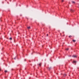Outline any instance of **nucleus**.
Here are the masks:
<instances>
[{"instance_id":"nucleus-7","label":"nucleus","mask_w":79,"mask_h":79,"mask_svg":"<svg viewBox=\"0 0 79 79\" xmlns=\"http://www.w3.org/2000/svg\"><path fill=\"white\" fill-rule=\"evenodd\" d=\"M72 36L71 35H70L69 36V37L71 38Z\"/></svg>"},{"instance_id":"nucleus-5","label":"nucleus","mask_w":79,"mask_h":79,"mask_svg":"<svg viewBox=\"0 0 79 79\" xmlns=\"http://www.w3.org/2000/svg\"><path fill=\"white\" fill-rule=\"evenodd\" d=\"M27 28L28 29H30L31 27H27Z\"/></svg>"},{"instance_id":"nucleus-13","label":"nucleus","mask_w":79,"mask_h":79,"mask_svg":"<svg viewBox=\"0 0 79 79\" xmlns=\"http://www.w3.org/2000/svg\"><path fill=\"white\" fill-rule=\"evenodd\" d=\"M66 76V74H64V76Z\"/></svg>"},{"instance_id":"nucleus-6","label":"nucleus","mask_w":79,"mask_h":79,"mask_svg":"<svg viewBox=\"0 0 79 79\" xmlns=\"http://www.w3.org/2000/svg\"><path fill=\"white\" fill-rule=\"evenodd\" d=\"M73 42H76V40H73Z\"/></svg>"},{"instance_id":"nucleus-10","label":"nucleus","mask_w":79,"mask_h":79,"mask_svg":"<svg viewBox=\"0 0 79 79\" xmlns=\"http://www.w3.org/2000/svg\"><path fill=\"white\" fill-rule=\"evenodd\" d=\"M73 62L74 63H76V61H73Z\"/></svg>"},{"instance_id":"nucleus-14","label":"nucleus","mask_w":79,"mask_h":79,"mask_svg":"<svg viewBox=\"0 0 79 79\" xmlns=\"http://www.w3.org/2000/svg\"><path fill=\"white\" fill-rule=\"evenodd\" d=\"M48 36V34H47V36Z\"/></svg>"},{"instance_id":"nucleus-1","label":"nucleus","mask_w":79,"mask_h":79,"mask_svg":"<svg viewBox=\"0 0 79 79\" xmlns=\"http://www.w3.org/2000/svg\"><path fill=\"white\" fill-rule=\"evenodd\" d=\"M70 11L71 13H73V10L72 9H70Z\"/></svg>"},{"instance_id":"nucleus-4","label":"nucleus","mask_w":79,"mask_h":79,"mask_svg":"<svg viewBox=\"0 0 79 79\" xmlns=\"http://www.w3.org/2000/svg\"><path fill=\"white\" fill-rule=\"evenodd\" d=\"M52 69V68L51 67L48 68V69H49V70H50V69Z\"/></svg>"},{"instance_id":"nucleus-15","label":"nucleus","mask_w":79,"mask_h":79,"mask_svg":"<svg viewBox=\"0 0 79 79\" xmlns=\"http://www.w3.org/2000/svg\"><path fill=\"white\" fill-rule=\"evenodd\" d=\"M16 57H15V58H14V59H15V60H16Z\"/></svg>"},{"instance_id":"nucleus-3","label":"nucleus","mask_w":79,"mask_h":79,"mask_svg":"<svg viewBox=\"0 0 79 79\" xmlns=\"http://www.w3.org/2000/svg\"><path fill=\"white\" fill-rule=\"evenodd\" d=\"M72 2L73 3H75V2L74 1H72Z\"/></svg>"},{"instance_id":"nucleus-2","label":"nucleus","mask_w":79,"mask_h":79,"mask_svg":"<svg viewBox=\"0 0 79 79\" xmlns=\"http://www.w3.org/2000/svg\"><path fill=\"white\" fill-rule=\"evenodd\" d=\"M73 58H76L77 56H73Z\"/></svg>"},{"instance_id":"nucleus-16","label":"nucleus","mask_w":79,"mask_h":79,"mask_svg":"<svg viewBox=\"0 0 79 79\" xmlns=\"http://www.w3.org/2000/svg\"><path fill=\"white\" fill-rule=\"evenodd\" d=\"M62 2H63L64 1L63 0H62Z\"/></svg>"},{"instance_id":"nucleus-9","label":"nucleus","mask_w":79,"mask_h":79,"mask_svg":"<svg viewBox=\"0 0 79 79\" xmlns=\"http://www.w3.org/2000/svg\"><path fill=\"white\" fill-rule=\"evenodd\" d=\"M69 49L68 48H66V50H67V51H68L69 50Z\"/></svg>"},{"instance_id":"nucleus-17","label":"nucleus","mask_w":79,"mask_h":79,"mask_svg":"<svg viewBox=\"0 0 79 79\" xmlns=\"http://www.w3.org/2000/svg\"><path fill=\"white\" fill-rule=\"evenodd\" d=\"M1 69H0V71H1Z\"/></svg>"},{"instance_id":"nucleus-8","label":"nucleus","mask_w":79,"mask_h":79,"mask_svg":"<svg viewBox=\"0 0 79 79\" xmlns=\"http://www.w3.org/2000/svg\"><path fill=\"white\" fill-rule=\"evenodd\" d=\"M10 40H12V38L11 37H10Z\"/></svg>"},{"instance_id":"nucleus-11","label":"nucleus","mask_w":79,"mask_h":79,"mask_svg":"<svg viewBox=\"0 0 79 79\" xmlns=\"http://www.w3.org/2000/svg\"><path fill=\"white\" fill-rule=\"evenodd\" d=\"M41 63H40V64H39V66H41Z\"/></svg>"},{"instance_id":"nucleus-12","label":"nucleus","mask_w":79,"mask_h":79,"mask_svg":"<svg viewBox=\"0 0 79 79\" xmlns=\"http://www.w3.org/2000/svg\"><path fill=\"white\" fill-rule=\"evenodd\" d=\"M7 71L6 70H5V73H7Z\"/></svg>"}]
</instances>
